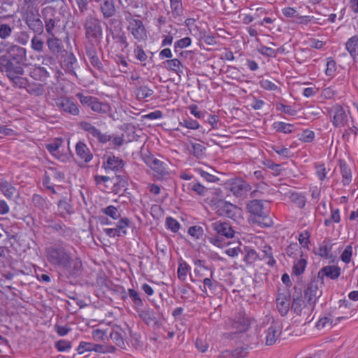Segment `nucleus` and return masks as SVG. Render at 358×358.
<instances>
[{"label":"nucleus","instance_id":"f257e3e1","mask_svg":"<svg viewBox=\"0 0 358 358\" xmlns=\"http://www.w3.org/2000/svg\"><path fill=\"white\" fill-rule=\"evenodd\" d=\"M47 259L56 268L70 275H75L82 266L75 248L69 245L49 248L47 250Z\"/></svg>","mask_w":358,"mask_h":358},{"label":"nucleus","instance_id":"f03ea898","mask_svg":"<svg viewBox=\"0 0 358 358\" xmlns=\"http://www.w3.org/2000/svg\"><path fill=\"white\" fill-rule=\"evenodd\" d=\"M210 228L213 230L218 236L210 238V242L213 245L218 248H223L225 243L220 239V236L225 237L227 238H233L234 236V230L231 226L224 222L215 221L210 224Z\"/></svg>","mask_w":358,"mask_h":358},{"label":"nucleus","instance_id":"7ed1b4c3","mask_svg":"<svg viewBox=\"0 0 358 358\" xmlns=\"http://www.w3.org/2000/svg\"><path fill=\"white\" fill-rule=\"evenodd\" d=\"M46 148L52 157L62 162H70L72 158L69 145L66 147L61 138L54 139L50 143L46 145Z\"/></svg>","mask_w":358,"mask_h":358},{"label":"nucleus","instance_id":"20e7f679","mask_svg":"<svg viewBox=\"0 0 358 358\" xmlns=\"http://www.w3.org/2000/svg\"><path fill=\"white\" fill-rule=\"evenodd\" d=\"M125 20L127 23V29L136 41L140 42L147 38V31L142 20L132 16L131 13L125 15Z\"/></svg>","mask_w":358,"mask_h":358},{"label":"nucleus","instance_id":"39448f33","mask_svg":"<svg viewBox=\"0 0 358 358\" xmlns=\"http://www.w3.org/2000/svg\"><path fill=\"white\" fill-rule=\"evenodd\" d=\"M79 127L86 132L87 138L91 141L103 144L109 142L110 140V135L107 133H102L99 129L88 122H80Z\"/></svg>","mask_w":358,"mask_h":358},{"label":"nucleus","instance_id":"423d86ee","mask_svg":"<svg viewBox=\"0 0 358 358\" xmlns=\"http://www.w3.org/2000/svg\"><path fill=\"white\" fill-rule=\"evenodd\" d=\"M86 37L91 41L97 42L102 38V28L99 20L92 16L86 19L85 24Z\"/></svg>","mask_w":358,"mask_h":358},{"label":"nucleus","instance_id":"0eeeda50","mask_svg":"<svg viewBox=\"0 0 358 358\" xmlns=\"http://www.w3.org/2000/svg\"><path fill=\"white\" fill-rule=\"evenodd\" d=\"M55 105L64 113L74 116L78 115L80 113V110L77 103L69 97L62 96L56 99Z\"/></svg>","mask_w":358,"mask_h":358},{"label":"nucleus","instance_id":"6e6552de","mask_svg":"<svg viewBox=\"0 0 358 358\" xmlns=\"http://www.w3.org/2000/svg\"><path fill=\"white\" fill-rule=\"evenodd\" d=\"M146 164L154 171V176L158 180L169 174L167 164L158 159L150 157L147 159Z\"/></svg>","mask_w":358,"mask_h":358},{"label":"nucleus","instance_id":"1a4fd4ad","mask_svg":"<svg viewBox=\"0 0 358 358\" xmlns=\"http://www.w3.org/2000/svg\"><path fill=\"white\" fill-rule=\"evenodd\" d=\"M0 71L6 73L9 80L16 75H23L24 73L22 66L15 65L4 57H0Z\"/></svg>","mask_w":358,"mask_h":358},{"label":"nucleus","instance_id":"9d476101","mask_svg":"<svg viewBox=\"0 0 358 358\" xmlns=\"http://www.w3.org/2000/svg\"><path fill=\"white\" fill-rule=\"evenodd\" d=\"M25 23L33 32L37 35H41L43 32L44 25L43 21L37 15L33 13H29L25 17Z\"/></svg>","mask_w":358,"mask_h":358},{"label":"nucleus","instance_id":"9b49d317","mask_svg":"<svg viewBox=\"0 0 358 358\" xmlns=\"http://www.w3.org/2000/svg\"><path fill=\"white\" fill-rule=\"evenodd\" d=\"M321 295L322 291L319 289L318 282L311 281L305 292V299L309 305L314 306Z\"/></svg>","mask_w":358,"mask_h":358},{"label":"nucleus","instance_id":"f8f14e48","mask_svg":"<svg viewBox=\"0 0 358 358\" xmlns=\"http://www.w3.org/2000/svg\"><path fill=\"white\" fill-rule=\"evenodd\" d=\"M249 325L248 318L243 315L236 316L235 318L230 320L228 323L229 329L234 333L245 331L248 329Z\"/></svg>","mask_w":358,"mask_h":358},{"label":"nucleus","instance_id":"ddd939ff","mask_svg":"<svg viewBox=\"0 0 358 358\" xmlns=\"http://www.w3.org/2000/svg\"><path fill=\"white\" fill-rule=\"evenodd\" d=\"M282 326L279 322H273L266 331V344L272 345L274 344L281 334Z\"/></svg>","mask_w":358,"mask_h":358},{"label":"nucleus","instance_id":"4468645a","mask_svg":"<svg viewBox=\"0 0 358 358\" xmlns=\"http://www.w3.org/2000/svg\"><path fill=\"white\" fill-rule=\"evenodd\" d=\"M229 189L236 196H241L250 189V185L241 179H235L229 183Z\"/></svg>","mask_w":358,"mask_h":358},{"label":"nucleus","instance_id":"2eb2a0df","mask_svg":"<svg viewBox=\"0 0 358 358\" xmlns=\"http://www.w3.org/2000/svg\"><path fill=\"white\" fill-rule=\"evenodd\" d=\"M341 273V268L336 265H328L323 266L317 273L319 279L324 280L327 277L331 280L337 279Z\"/></svg>","mask_w":358,"mask_h":358},{"label":"nucleus","instance_id":"dca6fc26","mask_svg":"<svg viewBox=\"0 0 358 358\" xmlns=\"http://www.w3.org/2000/svg\"><path fill=\"white\" fill-rule=\"evenodd\" d=\"M332 124L336 127H344L348 122V117L345 110L341 106H336L333 108Z\"/></svg>","mask_w":358,"mask_h":358},{"label":"nucleus","instance_id":"f3484780","mask_svg":"<svg viewBox=\"0 0 358 358\" xmlns=\"http://www.w3.org/2000/svg\"><path fill=\"white\" fill-rule=\"evenodd\" d=\"M48 10L52 11L53 10L51 7H46L43 9V13H45ZM43 20L45 23L44 27L45 29V31L48 34V36H52L57 35V24L59 22V20H57L55 18L48 17L47 16H45V14H43Z\"/></svg>","mask_w":358,"mask_h":358},{"label":"nucleus","instance_id":"a211bd4d","mask_svg":"<svg viewBox=\"0 0 358 358\" xmlns=\"http://www.w3.org/2000/svg\"><path fill=\"white\" fill-rule=\"evenodd\" d=\"M124 166L123 160L114 155L108 156L103 164L106 170H110L115 172L122 170Z\"/></svg>","mask_w":358,"mask_h":358},{"label":"nucleus","instance_id":"6ab92c4d","mask_svg":"<svg viewBox=\"0 0 358 358\" xmlns=\"http://www.w3.org/2000/svg\"><path fill=\"white\" fill-rule=\"evenodd\" d=\"M8 52L10 57L18 64L27 60V50L22 47L13 45L10 46Z\"/></svg>","mask_w":358,"mask_h":358},{"label":"nucleus","instance_id":"aec40b11","mask_svg":"<svg viewBox=\"0 0 358 358\" xmlns=\"http://www.w3.org/2000/svg\"><path fill=\"white\" fill-rule=\"evenodd\" d=\"M276 306L281 315H286L290 308V297L285 294H279L276 298Z\"/></svg>","mask_w":358,"mask_h":358},{"label":"nucleus","instance_id":"412c9836","mask_svg":"<svg viewBox=\"0 0 358 358\" xmlns=\"http://www.w3.org/2000/svg\"><path fill=\"white\" fill-rule=\"evenodd\" d=\"M307 264V255H301V257L296 258L293 262L292 274L296 276L302 275L306 270Z\"/></svg>","mask_w":358,"mask_h":358},{"label":"nucleus","instance_id":"4be33fe9","mask_svg":"<svg viewBox=\"0 0 358 358\" xmlns=\"http://www.w3.org/2000/svg\"><path fill=\"white\" fill-rule=\"evenodd\" d=\"M135 310L137 312L139 317L148 325H150L151 324H155L157 322L155 313L150 307H146L143 309L139 308V309L137 308Z\"/></svg>","mask_w":358,"mask_h":358},{"label":"nucleus","instance_id":"5701e85b","mask_svg":"<svg viewBox=\"0 0 358 358\" xmlns=\"http://www.w3.org/2000/svg\"><path fill=\"white\" fill-rule=\"evenodd\" d=\"M248 211L258 217H262V218H266V212L264 209L263 204L261 201L258 200H253L248 205Z\"/></svg>","mask_w":358,"mask_h":358},{"label":"nucleus","instance_id":"b1692460","mask_svg":"<svg viewBox=\"0 0 358 358\" xmlns=\"http://www.w3.org/2000/svg\"><path fill=\"white\" fill-rule=\"evenodd\" d=\"M76 152L77 156L85 162H89L92 159V154L87 145L83 142L77 143L76 145Z\"/></svg>","mask_w":358,"mask_h":358},{"label":"nucleus","instance_id":"393cba45","mask_svg":"<svg viewBox=\"0 0 358 358\" xmlns=\"http://www.w3.org/2000/svg\"><path fill=\"white\" fill-rule=\"evenodd\" d=\"M183 190L188 194L194 192L198 195L203 196L206 192V188L200 182L192 181L182 185Z\"/></svg>","mask_w":358,"mask_h":358},{"label":"nucleus","instance_id":"a878e982","mask_svg":"<svg viewBox=\"0 0 358 358\" xmlns=\"http://www.w3.org/2000/svg\"><path fill=\"white\" fill-rule=\"evenodd\" d=\"M46 44L49 50L53 54H57L62 52L63 45L62 41L57 36H50L47 37Z\"/></svg>","mask_w":358,"mask_h":358},{"label":"nucleus","instance_id":"bb28decb","mask_svg":"<svg viewBox=\"0 0 358 358\" xmlns=\"http://www.w3.org/2000/svg\"><path fill=\"white\" fill-rule=\"evenodd\" d=\"M11 17V15H6L0 16V38L7 39L8 38L13 31L14 27L10 26L8 24L3 22V20Z\"/></svg>","mask_w":358,"mask_h":358},{"label":"nucleus","instance_id":"cd10ccee","mask_svg":"<svg viewBox=\"0 0 358 358\" xmlns=\"http://www.w3.org/2000/svg\"><path fill=\"white\" fill-rule=\"evenodd\" d=\"M29 75L33 79L41 81H43L49 77V73L41 66H34L31 69Z\"/></svg>","mask_w":358,"mask_h":358},{"label":"nucleus","instance_id":"c85d7f7f","mask_svg":"<svg viewBox=\"0 0 358 358\" xmlns=\"http://www.w3.org/2000/svg\"><path fill=\"white\" fill-rule=\"evenodd\" d=\"M345 50L349 52L352 58H355L358 55V36H353L350 37L345 43Z\"/></svg>","mask_w":358,"mask_h":358},{"label":"nucleus","instance_id":"c756f323","mask_svg":"<svg viewBox=\"0 0 358 358\" xmlns=\"http://www.w3.org/2000/svg\"><path fill=\"white\" fill-rule=\"evenodd\" d=\"M101 13L105 18L113 16L115 12V8L113 0H103L100 4Z\"/></svg>","mask_w":358,"mask_h":358},{"label":"nucleus","instance_id":"7c9ffc66","mask_svg":"<svg viewBox=\"0 0 358 358\" xmlns=\"http://www.w3.org/2000/svg\"><path fill=\"white\" fill-rule=\"evenodd\" d=\"M124 332L123 330L116 327L113 329L112 331L110 332V336L112 341L119 347L123 348L124 346Z\"/></svg>","mask_w":358,"mask_h":358},{"label":"nucleus","instance_id":"2f4dec72","mask_svg":"<svg viewBox=\"0 0 358 358\" xmlns=\"http://www.w3.org/2000/svg\"><path fill=\"white\" fill-rule=\"evenodd\" d=\"M213 276H214V271L212 270V271H210V277L209 278H205L203 280V283L204 285L203 288L201 286H200L201 290L206 295H208L206 287H208L209 289H210L211 291H215L216 289L218 284H219V282L217 281L213 280Z\"/></svg>","mask_w":358,"mask_h":358},{"label":"nucleus","instance_id":"473e14b6","mask_svg":"<svg viewBox=\"0 0 358 358\" xmlns=\"http://www.w3.org/2000/svg\"><path fill=\"white\" fill-rule=\"evenodd\" d=\"M165 67L167 70L173 71L178 76L182 73L181 68L182 67L181 62L178 59H168L164 62Z\"/></svg>","mask_w":358,"mask_h":358},{"label":"nucleus","instance_id":"72a5a7b5","mask_svg":"<svg viewBox=\"0 0 358 358\" xmlns=\"http://www.w3.org/2000/svg\"><path fill=\"white\" fill-rule=\"evenodd\" d=\"M220 206L224 208L226 215L229 217L234 219L235 215H241V209L231 203L222 201Z\"/></svg>","mask_w":358,"mask_h":358},{"label":"nucleus","instance_id":"f704fd0d","mask_svg":"<svg viewBox=\"0 0 358 358\" xmlns=\"http://www.w3.org/2000/svg\"><path fill=\"white\" fill-rule=\"evenodd\" d=\"M342 183L344 186L349 185L352 180L351 169L345 163L341 165Z\"/></svg>","mask_w":358,"mask_h":358},{"label":"nucleus","instance_id":"c9c22d12","mask_svg":"<svg viewBox=\"0 0 358 358\" xmlns=\"http://www.w3.org/2000/svg\"><path fill=\"white\" fill-rule=\"evenodd\" d=\"M101 212L113 220H117L121 217L120 209L113 205L101 208Z\"/></svg>","mask_w":358,"mask_h":358},{"label":"nucleus","instance_id":"e433bc0d","mask_svg":"<svg viewBox=\"0 0 358 358\" xmlns=\"http://www.w3.org/2000/svg\"><path fill=\"white\" fill-rule=\"evenodd\" d=\"M133 53L134 58L139 61L143 66L146 65L148 57L141 45L136 44L134 45Z\"/></svg>","mask_w":358,"mask_h":358},{"label":"nucleus","instance_id":"4c0bfd02","mask_svg":"<svg viewBox=\"0 0 358 358\" xmlns=\"http://www.w3.org/2000/svg\"><path fill=\"white\" fill-rule=\"evenodd\" d=\"M273 128L278 132L283 134H290L293 131L294 125L284 122H275L273 124Z\"/></svg>","mask_w":358,"mask_h":358},{"label":"nucleus","instance_id":"58836bf2","mask_svg":"<svg viewBox=\"0 0 358 358\" xmlns=\"http://www.w3.org/2000/svg\"><path fill=\"white\" fill-rule=\"evenodd\" d=\"M0 189L2 194L8 199H11L16 192L15 187L6 181L1 182Z\"/></svg>","mask_w":358,"mask_h":358},{"label":"nucleus","instance_id":"ea45409f","mask_svg":"<svg viewBox=\"0 0 358 358\" xmlns=\"http://www.w3.org/2000/svg\"><path fill=\"white\" fill-rule=\"evenodd\" d=\"M128 295L134 303L133 307L134 310L137 308L139 309V308H142V306H143V302L137 291H136L134 289H129Z\"/></svg>","mask_w":358,"mask_h":358},{"label":"nucleus","instance_id":"a19ab883","mask_svg":"<svg viewBox=\"0 0 358 358\" xmlns=\"http://www.w3.org/2000/svg\"><path fill=\"white\" fill-rule=\"evenodd\" d=\"M130 221L126 217H120L115 227L120 234L124 236L127 234V229L129 227Z\"/></svg>","mask_w":358,"mask_h":358},{"label":"nucleus","instance_id":"79ce46f5","mask_svg":"<svg viewBox=\"0 0 358 358\" xmlns=\"http://www.w3.org/2000/svg\"><path fill=\"white\" fill-rule=\"evenodd\" d=\"M190 266L185 261L180 262L177 270L178 277L180 280H185L187 273L190 271Z\"/></svg>","mask_w":358,"mask_h":358},{"label":"nucleus","instance_id":"37998d69","mask_svg":"<svg viewBox=\"0 0 358 358\" xmlns=\"http://www.w3.org/2000/svg\"><path fill=\"white\" fill-rule=\"evenodd\" d=\"M90 108L93 111L100 113H106L110 108L108 104L99 101L96 98H94Z\"/></svg>","mask_w":358,"mask_h":358},{"label":"nucleus","instance_id":"c03bdc74","mask_svg":"<svg viewBox=\"0 0 358 358\" xmlns=\"http://www.w3.org/2000/svg\"><path fill=\"white\" fill-rule=\"evenodd\" d=\"M287 255L292 258L296 259L303 255L301 247L296 243H291L286 250Z\"/></svg>","mask_w":358,"mask_h":358},{"label":"nucleus","instance_id":"a18cd8bd","mask_svg":"<svg viewBox=\"0 0 358 358\" xmlns=\"http://www.w3.org/2000/svg\"><path fill=\"white\" fill-rule=\"evenodd\" d=\"M27 91L30 94L34 96H41L44 94L45 89L42 84L34 83L27 85Z\"/></svg>","mask_w":358,"mask_h":358},{"label":"nucleus","instance_id":"49530a36","mask_svg":"<svg viewBox=\"0 0 358 358\" xmlns=\"http://www.w3.org/2000/svg\"><path fill=\"white\" fill-rule=\"evenodd\" d=\"M337 67L336 63L332 57L327 59L325 74L328 77L333 78L336 74Z\"/></svg>","mask_w":358,"mask_h":358},{"label":"nucleus","instance_id":"de8ad7c7","mask_svg":"<svg viewBox=\"0 0 358 358\" xmlns=\"http://www.w3.org/2000/svg\"><path fill=\"white\" fill-rule=\"evenodd\" d=\"M179 125L193 130L198 129L200 127L199 122L191 117L183 118L182 121L179 122Z\"/></svg>","mask_w":358,"mask_h":358},{"label":"nucleus","instance_id":"09e8293b","mask_svg":"<svg viewBox=\"0 0 358 358\" xmlns=\"http://www.w3.org/2000/svg\"><path fill=\"white\" fill-rule=\"evenodd\" d=\"M166 227L167 229L173 233H176L180 228L179 222L172 217H167L165 221Z\"/></svg>","mask_w":358,"mask_h":358},{"label":"nucleus","instance_id":"8fccbe9b","mask_svg":"<svg viewBox=\"0 0 358 358\" xmlns=\"http://www.w3.org/2000/svg\"><path fill=\"white\" fill-rule=\"evenodd\" d=\"M92 347H93L92 351H94V352H99V353H103V354L113 353L115 350V348L113 346L106 345V344L101 345V344L93 343Z\"/></svg>","mask_w":358,"mask_h":358},{"label":"nucleus","instance_id":"3c124183","mask_svg":"<svg viewBox=\"0 0 358 358\" xmlns=\"http://www.w3.org/2000/svg\"><path fill=\"white\" fill-rule=\"evenodd\" d=\"M188 234L194 239L198 240L203 236V229L199 225L192 226L188 229Z\"/></svg>","mask_w":358,"mask_h":358},{"label":"nucleus","instance_id":"603ef678","mask_svg":"<svg viewBox=\"0 0 358 358\" xmlns=\"http://www.w3.org/2000/svg\"><path fill=\"white\" fill-rule=\"evenodd\" d=\"M154 91L147 86H141L137 90L136 96L139 99H145L150 97Z\"/></svg>","mask_w":358,"mask_h":358},{"label":"nucleus","instance_id":"864d4df0","mask_svg":"<svg viewBox=\"0 0 358 358\" xmlns=\"http://www.w3.org/2000/svg\"><path fill=\"white\" fill-rule=\"evenodd\" d=\"M353 255V248L351 245H347L341 255V259L345 264H349L352 261Z\"/></svg>","mask_w":358,"mask_h":358},{"label":"nucleus","instance_id":"5fc2aeb1","mask_svg":"<svg viewBox=\"0 0 358 358\" xmlns=\"http://www.w3.org/2000/svg\"><path fill=\"white\" fill-rule=\"evenodd\" d=\"M22 75H16L10 80L13 83L14 87L19 88H27L28 80L27 78L21 77Z\"/></svg>","mask_w":358,"mask_h":358},{"label":"nucleus","instance_id":"6e6d98bb","mask_svg":"<svg viewBox=\"0 0 358 358\" xmlns=\"http://www.w3.org/2000/svg\"><path fill=\"white\" fill-rule=\"evenodd\" d=\"M276 110L281 111L289 115H295L296 114V110L292 106L285 105L282 103H277L275 104Z\"/></svg>","mask_w":358,"mask_h":358},{"label":"nucleus","instance_id":"4d7b16f0","mask_svg":"<svg viewBox=\"0 0 358 358\" xmlns=\"http://www.w3.org/2000/svg\"><path fill=\"white\" fill-rule=\"evenodd\" d=\"M242 352L238 349L234 350H226L221 352L219 358H242Z\"/></svg>","mask_w":358,"mask_h":358},{"label":"nucleus","instance_id":"13d9d810","mask_svg":"<svg viewBox=\"0 0 358 358\" xmlns=\"http://www.w3.org/2000/svg\"><path fill=\"white\" fill-rule=\"evenodd\" d=\"M192 44V39L189 37H185L174 43V51L177 52L178 49H183L190 46Z\"/></svg>","mask_w":358,"mask_h":358},{"label":"nucleus","instance_id":"bf43d9fd","mask_svg":"<svg viewBox=\"0 0 358 358\" xmlns=\"http://www.w3.org/2000/svg\"><path fill=\"white\" fill-rule=\"evenodd\" d=\"M55 347L59 352H66L72 348V345L70 341L62 339L55 343Z\"/></svg>","mask_w":358,"mask_h":358},{"label":"nucleus","instance_id":"052dcab7","mask_svg":"<svg viewBox=\"0 0 358 358\" xmlns=\"http://www.w3.org/2000/svg\"><path fill=\"white\" fill-rule=\"evenodd\" d=\"M315 138V133L312 130L306 129L299 135V140L305 143H310Z\"/></svg>","mask_w":358,"mask_h":358},{"label":"nucleus","instance_id":"680f3d73","mask_svg":"<svg viewBox=\"0 0 358 358\" xmlns=\"http://www.w3.org/2000/svg\"><path fill=\"white\" fill-rule=\"evenodd\" d=\"M173 15H180L182 11V0H169Z\"/></svg>","mask_w":358,"mask_h":358},{"label":"nucleus","instance_id":"e2e57ef3","mask_svg":"<svg viewBox=\"0 0 358 358\" xmlns=\"http://www.w3.org/2000/svg\"><path fill=\"white\" fill-rule=\"evenodd\" d=\"M310 234L308 230H304L300 233L298 240L302 247L308 248V245L310 243Z\"/></svg>","mask_w":358,"mask_h":358},{"label":"nucleus","instance_id":"0e129e2a","mask_svg":"<svg viewBox=\"0 0 358 358\" xmlns=\"http://www.w3.org/2000/svg\"><path fill=\"white\" fill-rule=\"evenodd\" d=\"M315 168L316 169L317 176L321 181L326 179L328 171L327 170L324 164H315Z\"/></svg>","mask_w":358,"mask_h":358},{"label":"nucleus","instance_id":"69168bd1","mask_svg":"<svg viewBox=\"0 0 358 358\" xmlns=\"http://www.w3.org/2000/svg\"><path fill=\"white\" fill-rule=\"evenodd\" d=\"M259 85L265 90L276 91L278 89V87L274 83L267 79L262 80L259 82Z\"/></svg>","mask_w":358,"mask_h":358},{"label":"nucleus","instance_id":"338daca9","mask_svg":"<svg viewBox=\"0 0 358 358\" xmlns=\"http://www.w3.org/2000/svg\"><path fill=\"white\" fill-rule=\"evenodd\" d=\"M197 350L201 352H205L209 348V343L205 338H198L195 343Z\"/></svg>","mask_w":358,"mask_h":358},{"label":"nucleus","instance_id":"774afa93","mask_svg":"<svg viewBox=\"0 0 358 358\" xmlns=\"http://www.w3.org/2000/svg\"><path fill=\"white\" fill-rule=\"evenodd\" d=\"M31 48L34 51L41 52L43 49V42L36 36H34L31 40Z\"/></svg>","mask_w":358,"mask_h":358}]
</instances>
